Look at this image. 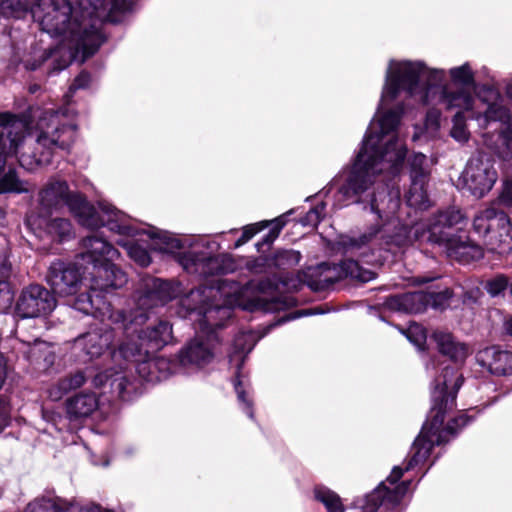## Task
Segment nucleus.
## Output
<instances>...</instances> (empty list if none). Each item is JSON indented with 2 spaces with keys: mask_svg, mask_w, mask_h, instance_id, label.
<instances>
[{
  "mask_svg": "<svg viewBox=\"0 0 512 512\" xmlns=\"http://www.w3.org/2000/svg\"><path fill=\"white\" fill-rule=\"evenodd\" d=\"M511 283L507 275L497 273L484 280L482 287L491 298H504L507 291H510Z\"/></svg>",
  "mask_w": 512,
  "mask_h": 512,
  "instance_id": "obj_33",
  "label": "nucleus"
},
{
  "mask_svg": "<svg viewBox=\"0 0 512 512\" xmlns=\"http://www.w3.org/2000/svg\"><path fill=\"white\" fill-rule=\"evenodd\" d=\"M90 82H91V74L88 71L83 70L74 78L69 89L71 91L85 89V88L89 87Z\"/></svg>",
  "mask_w": 512,
  "mask_h": 512,
  "instance_id": "obj_53",
  "label": "nucleus"
},
{
  "mask_svg": "<svg viewBox=\"0 0 512 512\" xmlns=\"http://www.w3.org/2000/svg\"><path fill=\"white\" fill-rule=\"evenodd\" d=\"M46 233L56 243H64L74 238L72 223L66 218H52L46 223Z\"/></svg>",
  "mask_w": 512,
  "mask_h": 512,
  "instance_id": "obj_29",
  "label": "nucleus"
},
{
  "mask_svg": "<svg viewBox=\"0 0 512 512\" xmlns=\"http://www.w3.org/2000/svg\"><path fill=\"white\" fill-rule=\"evenodd\" d=\"M7 377V364L5 358L0 355V389L2 388Z\"/></svg>",
  "mask_w": 512,
  "mask_h": 512,
  "instance_id": "obj_61",
  "label": "nucleus"
},
{
  "mask_svg": "<svg viewBox=\"0 0 512 512\" xmlns=\"http://www.w3.org/2000/svg\"><path fill=\"white\" fill-rule=\"evenodd\" d=\"M473 228L484 238L492 252L504 255L512 251V223L503 210L494 207L485 209L475 217Z\"/></svg>",
  "mask_w": 512,
  "mask_h": 512,
  "instance_id": "obj_13",
  "label": "nucleus"
},
{
  "mask_svg": "<svg viewBox=\"0 0 512 512\" xmlns=\"http://www.w3.org/2000/svg\"><path fill=\"white\" fill-rule=\"evenodd\" d=\"M66 207L81 226L90 230L107 227L119 235L130 236L134 233V228L127 223L124 212L111 204L99 203L100 214L80 191H72Z\"/></svg>",
  "mask_w": 512,
  "mask_h": 512,
  "instance_id": "obj_10",
  "label": "nucleus"
},
{
  "mask_svg": "<svg viewBox=\"0 0 512 512\" xmlns=\"http://www.w3.org/2000/svg\"><path fill=\"white\" fill-rule=\"evenodd\" d=\"M452 129L450 135L459 142H465L469 139V132L466 126V117L464 111H457L452 118Z\"/></svg>",
  "mask_w": 512,
  "mask_h": 512,
  "instance_id": "obj_41",
  "label": "nucleus"
},
{
  "mask_svg": "<svg viewBox=\"0 0 512 512\" xmlns=\"http://www.w3.org/2000/svg\"><path fill=\"white\" fill-rule=\"evenodd\" d=\"M302 255L293 249H278L271 256L272 268L286 271L299 264Z\"/></svg>",
  "mask_w": 512,
  "mask_h": 512,
  "instance_id": "obj_36",
  "label": "nucleus"
},
{
  "mask_svg": "<svg viewBox=\"0 0 512 512\" xmlns=\"http://www.w3.org/2000/svg\"><path fill=\"white\" fill-rule=\"evenodd\" d=\"M370 138H364L352 168L338 190L347 200L353 202L361 201V194L373 185L375 168L379 163L388 162L392 170L398 172L407 156L406 146L400 145L396 136L389 139L384 146L370 144Z\"/></svg>",
  "mask_w": 512,
  "mask_h": 512,
  "instance_id": "obj_3",
  "label": "nucleus"
},
{
  "mask_svg": "<svg viewBox=\"0 0 512 512\" xmlns=\"http://www.w3.org/2000/svg\"><path fill=\"white\" fill-rule=\"evenodd\" d=\"M176 295L177 291L170 281L153 276L143 277L135 293V307L128 310L112 309L108 318L114 329L134 333L147 322L150 310L166 305Z\"/></svg>",
  "mask_w": 512,
  "mask_h": 512,
  "instance_id": "obj_5",
  "label": "nucleus"
},
{
  "mask_svg": "<svg viewBox=\"0 0 512 512\" xmlns=\"http://www.w3.org/2000/svg\"><path fill=\"white\" fill-rule=\"evenodd\" d=\"M506 93L507 96L512 100V82L507 85Z\"/></svg>",
  "mask_w": 512,
  "mask_h": 512,
  "instance_id": "obj_64",
  "label": "nucleus"
},
{
  "mask_svg": "<svg viewBox=\"0 0 512 512\" xmlns=\"http://www.w3.org/2000/svg\"><path fill=\"white\" fill-rule=\"evenodd\" d=\"M267 309L273 311L287 310L298 305V300L294 296L278 295L266 301Z\"/></svg>",
  "mask_w": 512,
  "mask_h": 512,
  "instance_id": "obj_46",
  "label": "nucleus"
},
{
  "mask_svg": "<svg viewBox=\"0 0 512 512\" xmlns=\"http://www.w3.org/2000/svg\"><path fill=\"white\" fill-rule=\"evenodd\" d=\"M476 362L495 376L512 375V351L491 345L476 353Z\"/></svg>",
  "mask_w": 512,
  "mask_h": 512,
  "instance_id": "obj_23",
  "label": "nucleus"
},
{
  "mask_svg": "<svg viewBox=\"0 0 512 512\" xmlns=\"http://www.w3.org/2000/svg\"><path fill=\"white\" fill-rule=\"evenodd\" d=\"M463 385V378L452 369H446L444 374L436 380V386L431 391V407L418 436L415 438L406 470H412L424 464L431 455L435 445L446 444L447 436L456 437L459 431L473 419V416L463 414L454 417L443 427L446 415L456 407L459 389Z\"/></svg>",
  "mask_w": 512,
  "mask_h": 512,
  "instance_id": "obj_1",
  "label": "nucleus"
},
{
  "mask_svg": "<svg viewBox=\"0 0 512 512\" xmlns=\"http://www.w3.org/2000/svg\"><path fill=\"white\" fill-rule=\"evenodd\" d=\"M217 294L213 287L200 285L183 299L189 314L198 316L200 331L206 335L207 341L219 342L216 332L226 326L233 314L231 307L216 301Z\"/></svg>",
  "mask_w": 512,
  "mask_h": 512,
  "instance_id": "obj_9",
  "label": "nucleus"
},
{
  "mask_svg": "<svg viewBox=\"0 0 512 512\" xmlns=\"http://www.w3.org/2000/svg\"><path fill=\"white\" fill-rule=\"evenodd\" d=\"M66 414L70 421L89 417L98 407L94 393H79L70 397L65 403Z\"/></svg>",
  "mask_w": 512,
  "mask_h": 512,
  "instance_id": "obj_26",
  "label": "nucleus"
},
{
  "mask_svg": "<svg viewBox=\"0 0 512 512\" xmlns=\"http://www.w3.org/2000/svg\"><path fill=\"white\" fill-rule=\"evenodd\" d=\"M28 126L24 114L10 111L0 112V174L4 171L8 159L17 155L25 144V130Z\"/></svg>",
  "mask_w": 512,
  "mask_h": 512,
  "instance_id": "obj_17",
  "label": "nucleus"
},
{
  "mask_svg": "<svg viewBox=\"0 0 512 512\" xmlns=\"http://www.w3.org/2000/svg\"><path fill=\"white\" fill-rule=\"evenodd\" d=\"M126 340L118 348L126 361L138 363V373L147 381H153L152 369L167 364L165 360L152 361L155 354L173 339L172 325L167 320H159L154 326L139 327L134 333H123Z\"/></svg>",
  "mask_w": 512,
  "mask_h": 512,
  "instance_id": "obj_6",
  "label": "nucleus"
},
{
  "mask_svg": "<svg viewBox=\"0 0 512 512\" xmlns=\"http://www.w3.org/2000/svg\"><path fill=\"white\" fill-rule=\"evenodd\" d=\"M57 306V299L50 289L39 283L22 288L15 299L13 315L19 319L48 316Z\"/></svg>",
  "mask_w": 512,
  "mask_h": 512,
  "instance_id": "obj_16",
  "label": "nucleus"
},
{
  "mask_svg": "<svg viewBox=\"0 0 512 512\" xmlns=\"http://www.w3.org/2000/svg\"><path fill=\"white\" fill-rule=\"evenodd\" d=\"M294 213V210H289L286 213L274 218L273 220H268L270 222V230L269 232L262 238L261 241L256 243L257 251L260 253H264L266 250H270L274 241L279 237L282 229L286 226L289 221V216Z\"/></svg>",
  "mask_w": 512,
  "mask_h": 512,
  "instance_id": "obj_30",
  "label": "nucleus"
},
{
  "mask_svg": "<svg viewBox=\"0 0 512 512\" xmlns=\"http://www.w3.org/2000/svg\"><path fill=\"white\" fill-rule=\"evenodd\" d=\"M55 52L53 56L50 58L51 63L48 68V74H55L59 73L60 71L64 70L69 65V61H67L65 58L57 57L56 54L58 52L57 49H53Z\"/></svg>",
  "mask_w": 512,
  "mask_h": 512,
  "instance_id": "obj_54",
  "label": "nucleus"
},
{
  "mask_svg": "<svg viewBox=\"0 0 512 512\" xmlns=\"http://www.w3.org/2000/svg\"><path fill=\"white\" fill-rule=\"evenodd\" d=\"M502 336L512 337V316L504 321L502 326Z\"/></svg>",
  "mask_w": 512,
  "mask_h": 512,
  "instance_id": "obj_62",
  "label": "nucleus"
},
{
  "mask_svg": "<svg viewBox=\"0 0 512 512\" xmlns=\"http://www.w3.org/2000/svg\"><path fill=\"white\" fill-rule=\"evenodd\" d=\"M243 367V360L237 365L235 377L233 379L234 390L237 394L239 402L243 404V411L250 417L254 418L253 402L248 398L245 389L243 388V382L241 380V370Z\"/></svg>",
  "mask_w": 512,
  "mask_h": 512,
  "instance_id": "obj_38",
  "label": "nucleus"
},
{
  "mask_svg": "<svg viewBox=\"0 0 512 512\" xmlns=\"http://www.w3.org/2000/svg\"><path fill=\"white\" fill-rule=\"evenodd\" d=\"M76 343L82 346L84 353L91 359L98 358L109 348L111 337L109 333L102 334L93 330L78 337Z\"/></svg>",
  "mask_w": 512,
  "mask_h": 512,
  "instance_id": "obj_27",
  "label": "nucleus"
},
{
  "mask_svg": "<svg viewBox=\"0 0 512 512\" xmlns=\"http://www.w3.org/2000/svg\"><path fill=\"white\" fill-rule=\"evenodd\" d=\"M464 220L458 209L450 208L439 211L430 220L427 228L421 233V241L432 247H438L463 264H469L483 258L484 251L466 237L463 240L457 235V227Z\"/></svg>",
  "mask_w": 512,
  "mask_h": 512,
  "instance_id": "obj_4",
  "label": "nucleus"
},
{
  "mask_svg": "<svg viewBox=\"0 0 512 512\" xmlns=\"http://www.w3.org/2000/svg\"><path fill=\"white\" fill-rule=\"evenodd\" d=\"M369 189L370 187L361 194V201L358 203H367L364 208L366 209L369 206L370 211L377 216L379 222L371 225L367 232L357 237H348L347 240L344 241V246L347 249H360L366 246L381 232L383 226L395 217L400 208L401 197L399 190H394L388 186L382 185L373 190L372 193L368 194V200H366L363 198V195ZM339 194L347 204L354 203L351 200H347L342 193L339 192Z\"/></svg>",
  "mask_w": 512,
  "mask_h": 512,
  "instance_id": "obj_11",
  "label": "nucleus"
},
{
  "mask_svg": "<svg viewBox=\"0 0 512 512\" xmlns=\"http://www.w3.org/2000/svg\"><path fill=\"white\" fill-rule=\"evenodd\" d=\"M405 335L420 351L427 353L431 351V346H429L430 335H428L427 329L423 325L412 323L407 328Z\"/></svg>",
  "mask_w": 512,
  "mask_h": 512,
  "instance_id": "obj_37",
  "label": "nucleus"
},
{
  "mask_svg": "<svg viewBox=\"0 0 512 512\" xmlns=\"http://www.w3.org/2000/svg\"><path fill=\"white\" fill-rule=\"evenodd\" d=\"M51 11L47 12L43 18V23H48L51 30L55 33H64L71 29L74 22L79 31L75 40V52L81 55V62L87 61L93 57L100 47L106 42V36L94 24L82 26L77 19H73V6L70 0H49Z\"/></svg>",
  "mask_w": 512,
  "mask_h": 512,
  "instance_id": "obj_7",
  "label": "nucleus"
},
{
  "mask_svg": "<svg viewBox=\"0 0 512 512\" xmlns=\"http://www.w3.org/2000/svg\"><path fill=\"white\" fill-rule=\"evenodd\" d=\"M76 137V126L71 124H57L49 130H41L37 136L35 147L31 151L18 152L16 157L19 164L32 170L42 165H48L52 161L55 150L68 152Z\"/></svg>",
  "mask_w": 512,
  "mask_h": 512,
  "instance_id": "obj_12",
  "label": "nucleus"
},
{
  "mask_svg": "<svg viewBox=\"0 0 512 512\" xmlns=\"http://www.w3.org/2000/svg\"><path fill=\"white\" fill-rule=\"evenodd\" d=\"M426 156L415 153L408 159L410 188L406 194V202L410 207L418 210H426L429 207V196L426 189L429 172L424 168Z\"/></svg>",
  "mask_w": 512,
  "mask_h": 512,
  "instance_id": "obj_21",
  "label": "nucleus"
},
{
  "mask_svg": "<svg viewBox=\"0 0 512 512\" xmlns=\"http://www.w3.org/2000/svg\"><path fill=\"white\" fill-rule=\"evenodd\" d=\"M72 191L65 180L50 181L39 193L40 204L47 209L66 206Z\"/></svg>",
  "mask_w": 512,
  "mask_h": 512,
  "instance_id": "obj_25",
  "label": "nucleus"
},
{
  "mask_svg": "<svg viewBox=\"0 0 512 512\" xmlns=\"http://www.w3.org/2000/svg\"><path fill=\"white\" fill-rule=\"evenodd\" d=\"M10 414L6 405L0 400V433L9 425Z\"/></svg>",
  "mask_w": 512,
  "mask_h": 512,
  "instance_id": "obj_57",
  "label": "nucleus"
},
{
  "mask_svg": "<svg viewBox=\"0 0 512 512\" xmlns=\"http://www.w3.org/2000/svg\"><path fill=\"white\" fill-rule=\"evenodd\" d=\"M441 101L447 109L461 108L462 111H470L473 108L474 99L467 88L452 90L448 85L441 88Z\"/></svg>",
  "mask_w": 512,
  "mask_h": 512,
  "instance_id": "obj_28",
  "label": "nucleus"
},
{
  "mask_svg": "<svg viewBox=\"0 0 512 512\" xmlns=\"http://www.w3.org/2000/svg\"><path fill=\"white\" fill-rule=\"evenodd\" d=\"M405 471L406 466H394L386 480L365 496L362 511L378 512L381 509L380 512H400L402 500L411 485V480L399 483Z\"/></svg>",
  "mask_w": 512,
  "mask_h": 512,
  "instance_id": "obj_14",
  "label": "nucleus"
},
{
  "mask_svg": "<svg viewBox=\"0 0 512 512\" xmlns=\"http://www.w3.org/2000/svg\"><path fill=\"white\" fill-rule=\"evenodd\" d=\"M449 73L454 84L463 88H472L476 85L474 72L468 63L450 69Z\"/></svg>",
  "mask_w": 512,
  "mask_h": 512,
  "instance_id": "obj_39",
  "label": "nucleus"
},
{
  "mask_svg": "<svg viewBox=\"0 0 512 512\" xmlns=\"http://www.w3.org/2000/svg\"><path fill=\"white\" fill-rule=\"evenodd\" d=\"M314 498L324 505L327 512H345L340 496L325 486L314 488Z\"/></svg>",
  "mask_w": 512,
  "mask_h": 512,
  "instance_id": "obj_35",
  "label": "nucleus"
},
{
  "mask_svg": "<svg viewBox=\"0 0 512 512\" xmlns=\"http://www.w3.org/2000/svg\"><path fill=\"white\" fill-rule=\"evenodd\" d=\"M14 293L8 281H0V313L13 310Z\"/></svg>",
  "mask_w": 512,
  "mask_h": 512,
  "instance_id": "obj_48",
  "label": "nucleus"
},
{
  "mask_svg": "<svg viewBox=\"0 0 512 512\" xmlns=\"http://www.w3.org/2000/svg\"><path fill=\"white\" fill-rule=\"evenodd\" d=\"M86 382L84 372L78 370L75 373L64 376L58 381V388L67 393L70 390L81 387Z\"/></svg>",
  "mask_w": 512,
  "mask_h": 512,
  "instance_id": "obj_45",
  "label": "nucleus"
},
{
  "mask_svg": "<svg viewBox=\"0 0 512 512\" xmlns=\"http://www.w3.org/2000/svg\"><path fill=\"white\" fill-rule=\"evenodd\" d=\"M429 346H431V351H437L454 364L453 367H444L441 373L435 377L431 391L436 386V380L444 374L446 369H452L457 375L463 376L459 372V367L464 365L469 355V346L465 342L459 341L451 332L436 329L429 336ZM462 378L464 379V377Z\"/></svg>",
  "mask_w": 512,
  "mask_h": 512,
  "instance_id": "obj_20",
  "label": "nucleus"
},
{
  "mask_svg": "<svg viewBox=\"0 0 512 512\" xmlns=\"http://www.w3.org/2000/svg\"><path fill=\"white\" fill-rule=\"evenodd\" d=\"M178 262L184 269L194 268L205 276L226 275L235 270V262L229 254L199 258L190 251L178 252Z\"/></svg>",
  "mask_w": 512,
  "mask_h": 512,
  "instance_id": "obj_22",
  "label": "nucleus"
},
{
  "mask_svg": "<svg viewBox=\"0 0 512 512\" xmlns=\"http://www.w3.org/2000/svg\"><path fill=\"white\" fill-rule=\"evenodd\" d=\"M214 358L212 348L199 339H193L175 356L181 366L195 365L198 367L209 364Z\"/></svg>",
  "mask_w": 512,
  "mask_h": 512,
  "instance_id": "obj_24",
  "label": "nucleus"
},
{
  "mask_svg": "<svg viewBox=\"0 0 512 512\" xmlns=\"http://www.w3.org/2000/svg\"><path fill=\"white\" fill-rule=\"evenodd\" d=\"M501 199L504 203L512 205V183H506L501 194Z\"/></svg>",
  "mask_w": 512,
  "mask_h": 512,
  "instance_id": "obj_59",
  "label": "nucleus"
},
{
  "mask_svg": "<svg viewBox=\"0 0 512 512\" xmlns=\"http://www.w3.org/2000/svg\"><path fill=\"white\" fill-rule=\"evenodd\" d=\"M444 76L445 74L443 70H429L426 81L427 89L438 86L443 81Z\"/></svg>",
  "mask_w": 512,
  "mask_h": 512,
  "instance_id": "obj_55",
  "label": "nucleus"
},
{
  "mask_svg": "<svg viewBox=\"0 0 512 512\" xmlns=\"http://www.w3.org/2000/svg\"><path fill=\"white\" fill-rule=\"evenodd\" d=\"M84 251L80 254L81 261L92 266L91 286L89 291L78 294L73 307L86 314L97 317L108 309L110 304L102 293H109L122 288L127 283L126 273L113 263L120 256L119 251L105 238L97 234L84 237L81 240Z\"/></svg>",
  "mask_w": 512,
  "mask_h": 512,
  "instance_id": "obj_2",
  "label": "nucleus"
},
{
  "mask_svg": "<svg viewBox=\"0 0 512 512\" xmlns=\"http://www.w3.org/2000/svg\"><path fill=\"white\" fill-rule=\"evenodd\" d=\"M402 116V109H390L383 114L379 124L383 133H391L397 131Z\"/></svg>",
  "mask_w": 512,
  "mask_h": 512,
  "instance_id": "obj_42",
  "label": "nucleus"
},
{
  "mask_svg": "<svg viewBox=\"0 0 512 512\" xmlns=\"http://www.w3.org/2000/svg\"><path fill=\"white\" fill-rule=\"evenodd\" d=\"M131 8V0H112L111 2V11L124 13L130 11Z\"/></svg>",
  "mask_w": 512,
  "mask_h": 512,
  "instance_id": "obj_56",
  "label": "nucleus"
},
{
  "mask_svg": "<svg viewBox=\"0 0 512 512\" xmlns=\"http://www.w3.org/2000/svg\"><path fill=\"white\" fill-rule=\"evenodd\" d=\"M426 66L422 62L403 61L387 73L382 97L394 101L401 91L413 96L419 88Z\"/></svg>",
  "mask_w": 512,
  "mask_h": 512,
  "instance_id": "obj_18",
  "label": "nucleus"
},
{
  "mask_svg": "<svg viewBox=\"0 0 512 512\" xmlns=\"http://www.w3.org/2000/svg\"><path fill=\"white\" fill-rule=\"evenodd\" d=\"M339 276L342 277H350L356 279L362 283L369 282L376 278L377 274L371 270L365 269L358 261L354 259H345L342 260L339 264Z\"/></svg>",
  "mask_w": 512,
  "mask_h": 512,
  "instance_id": "obj_31",
  "label": "nucleus"
},
{
  "mask_svg": "<svg viewBox=\"0 0 512 512\" xmlns=\"http://www.w3.org/2000/svg\"><path fill=\"white\" fill-rule=\"evenodd\" d=\"M128 255L141 267L149 266L152 261L149 251L138 243H132L129 245Z\"/></svg>",
  "mask_w": 512,
  "mask_h": 512,
  "instance_id": "obj_47",
  "label": "nucleus"
},
{
  "mask_svg": "<svg viewBox=\"0 0 512 512\" xmlns=\"http://www.w3.org/2000/svg\"><path fill=\"white\" fill-rule=\"evenodd\" d=\"M11 6H18L19 8H26L28 5V0H7Z\"/></svg>",
  "mask_w": 512,
  "mask_h": 512,
  "instance_id": "obj_63",
  "label": "nucleus"
},
{
  "mask_svg": "<svg viewBox=\"0 0 512 512\" xmlns=\"http://www.w3.org/2000/svg\"><path fill=\"white\" fill-rule=\"evenodd\" d=\"M307 277H308V279L306 280V284L313 292L325 291L329 287H331L333 284H335L337 281L334 278H325L324 280H320V279H313L312 276H307Z\"/></svg>",
  "mask_w": 512,
  "mask_h": 512,
  "instance_id": "obj_51",
  "label": "nucleus"
},
{
  "mask_svg": "<svg viewBox=\"0 0 512 512\" xmlns=\"http://www.w3.org/2000/svg\"><path fill=\"white\" fill-rule=\"evenodd\" d=\"M485 118L488 122L499 121L506 125V128L502 131L503 138L507 141H512V114L511 111L498 104H490L485 112Z\"/></svg>",
  "mask_w": 512,
  "mask_h": 512,
  "instance_id": "obj_32",
  "label": "nucleus"
},
{
  "mask_svg": "<svg viewBox=\"0 0 512 512\" xmlns=\"http://www.w3.org/2000/svg\"><path fill=\"white\" fill-rule=\"evenodd\" d=\"M23 192H26V189L23 187V183L19 179L16 170L9 167L8 171L2 177H0V194H20Z\"/></svg>",
  "mask_w": 512,
  "mask_h": 512,
  "instance_id": "obj_40",
  "label": "nucleus"
},
{
  "mask_svg": "<svg viewBox=\"0 0 512 512\" xmlns=\"http://www.w3.org/2000/svg\"><path fill=\"white\" fill-rule=\"evenodd\" d=\"M105 0H80V5L85 6L86 3L92 9V13L97 12L103 8Z\"/></svg>",
  "mask_w": 512,
  "mask_h": 512,
  "instance_id": "obj_58",
  "label": "nucleus"
},
{
  "mask_svg": "<svg viewBox=\"0 0 512 512\" xmlns=\"http://www.w3.org/2000/svg\"><path fill=\"white\" fill-rule=\"evenodd\" d=\"M148 235L151 239L157 240V244L160 245V251L175 254V257L178 260V253L175 252L184 248V244L181 239L175 237L170 232L161 230L150 231Z\"/></svg>",
  "mask_w": 512,
  "mask_h": 512,
  "instance_id": "obj_34",
  "label": "nucleus"
},
{
  "mask_svg": "<svg viewBox=\"0 0 512 512\" xmlns=\"http://www.w3.org/2000/svg\"><path fill=\"white\" fill-rule=\"evenodd\" d=\"M82 249L84 248L82 247ZM83 251L76 256L77 261L56 259L51 262L47 269L45 280L55 297L77 295L86 275L91 276L92 266L83 261L82 263L78 262L81 260L80 254Z\"/></svg>",
  "mask_w": 512,
  "mask_h": 512,
  "instance_id": "obj_15",
  "label": "nucleus"
},
{
  "mask_svg": "<svg viewBox=\"0 0 512 512\" xmlns=\"http://www.w3.org/2000/svg\"><path fill=\"white\" fill-rule=\"evenodd\" d=\"M276 289H277V284L269 279L262 280L258 283V290L261 292H265L266 290H276Z\"/></svg>",
  "mask_w": 512,
  "mask_h": 512,
  "instance_id": "obj_60",
  "label": "nucleus"
},
{
  "mask_svg": "<svg viewBox=\"0 0 512 512\" xmlns=\"http://www.w3.org/2000/svg\"><path fill=\"white\" fill-rule=\"evenodd\" d=\"M323 313H325V310L322 309L321 306L314 307V308H308V309H301V310H297L295 312H292V313L284 316L279 322L284 323L286 321L294 320V319H297V318H300L303 316H311V315L323 314Z\"/></svg>",
  "mask_w": 512,
  "mask_h": 512,
  "instance_id": "obj_52",
  "label": "nucleus"
},
{
  "mask_svg": "<svg viewBox=\"0 0 512 512\" xmlns=\"http://www.w3.org/2000/svg\"><path fill=\"white\" fill-rule=\"evenodd\" d=\"M247 269L254 274H261L266 272L268 268H272L271 256L260 255L251 258L246 263Z\"/></svg>",
  "mask_w": 512,
  "mask_h": 512,
  "instance_id": "obj_49",
  "label": "nucleus"
},
{
  "mask_svg": "<svg viewBox=\"0 0 512 512\" xmlns=\"http://www.w3.org/2000/svg\"><path fill=\"white\" fill-rule=\"evenodd\" d=\"M326 203L321 201L312 207L301 219L300 223L303 226H311L316 228L325 216Z\"/></svg>",
  "mask_w": 512,
  "mask_h": 512,
  "instance_id": "obj_43",
  "label": "nucleus"
},
{
  "mask_svg": "<svg viewBox=\"0 0 512 512\" xmlns=\"http://www.w3.org/2000/svg\"><path fill=\"white\" fill-rule=\"evenodd\" d=\"M440 277L415 276L413 284L424 285L435 282L425 290L406 292L391 295L384 301V306L390 311L418 314L428 308L445 310L453 297V290L448 286H442L438 280Z\"/></svg>",
  "mask_w": 512,
  "mask_h": 512,
  "instance_id": "obj_8",
  "label": "nucleus"
},
{
  "mask_svg": "<svg viewBox=\"0 0 512 512\" xmlns=\"http://www.w3.org/2000/svg\"><path fill=\"white\" fill-rule=\"evenodd\" d=\"M270 226L268 220L260 221L257 223L249 224L243 227L241 236L235 241L233 248H239L240 246L251 240L257 233Z\"/></svg>",
  "mask_w": 512,
  "mask_h": 512,
  "instance_id": "obj_44",
  "label": "nucleus"
},
{
  "mask_svg": "<svg viewBox=\"0 0 512 512\" xmlns=\"http://www.w3.org/2000/svg\"><path fill=\"white\" fill-rule=\"evenodd\" d=\"M497 178L494 160L486 154L470 158L463 173L466 188L476 198L484 197L493 188Z\"/></svg>",
  "mask_w": 512,
  "mask_h": 512,
  "instance_id": "obj_19",
  "label": "nucleus"
},
{
  "mask_svg": "<svg viewBox=\"0 0 512 512\" xmlns=\"http://www.w3.org/2000/svg\"><path fill=\"white\" fill-rule=\"evenodd\" d=\"M52 48L45 50L41 56L34 59H29L25 62V68L29 71H36L40 69L54 54Z\"/></svg>",
  "mask_w": 512,
  "mask_h": 512,
  "instance_id": "obj_50",
  "label": "nucleus"
}]
</instances>
